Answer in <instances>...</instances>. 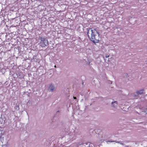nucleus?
<instances>
[{
    "mask_svg": "<svg viewBox=\"0 0 147 147\" xmlns=\"http://www.w3.org/2000/svg\"><path fill=\"white\" fill-rule=\"evenodd\" d=\"M73 98H74V99H76V97L74 96Z\"/></svg>",
    "mask_w": 147,
    "mask_h": 147,
    "instance_id": "obj_8",
    "label": "nucleus"
},
{
    "mask_svg": "<svg viewBox=\"0 0 147 147\" xmlns=\"http://www.w3.org/2000/svg\"><path fill=\"white\" fill-rule=\"evenodd\" d=\"M134 98H136V96L135 95V94H134Z\"/></svg>",
    "mask_w": 147,
    "mask_h": 147,
    "instance_id": "obj_7",
    "label": "nucleus"
},
{
    "mask_svg": "<svg viewBox=\"0 0 147 147\" xmlns=\"http://www.w3.org/2000/svg\"><path fill=\"white\" fill-rule=\"evenodd\" d=\"M1 136H0V138H1Z\"/></svg>",
    "mask_w": 147,
    "mask_h": 147,
    "instance_id": "obj_10",
    "label": "nucleus"
},
{
    "mask_svg": "<svg viewBox=\"0 0 147 147\" xmlns=\"http://www.w3.org/2000/svg\"><path fill=\"white\" fill-rule=\"evenodd\" d=\"M112 105H113V106L115 107L117 106V101H115L113 102H112Z\"/></svg>",
    "mask_w": 147,
    "mask_h": 147,
    "instance_id": "obj_5",
    "label": "nucleus"
},
{
    "mask_svg": "<svg viewBox=\"0 0 147 147\" xmlns=\"http://www.w3.org/2000/svg\"><path fill=\"white\" fill-rule=\"evenodd\" d=\"M0 140L1 141V142L3 143V142L4 141L3 137H2L1 136V138H0Z\"/></svg>",
    "mask_w": 147,
    "mask_h": 147,
    "instance_id": "obj_6",
    "label": "nucleus"
},
{
    "mask_svg": "<svg viewBox=\"0 0 147 147\" xmlns=\"http://www.w3.org/2000/svg\"><path fill=\"white\" fill-rule=\"evenodd\" d=\"M54 67H56V66L55 65L54 66Z\"/></svg>",
    "mask_w": 147,
    "mask_h": 147,
    "instance_id": "obj_9",
    "label": "nucleus"
},
{
    "mask_svg": "<svg viewBox=\"0 0 147 147\" xmlns=\"http://www.w3.org/2000/svg\"><path fill=\"white\" fill-rule=\"evenodd\" d=\"M144 91V89L141 90L136 91V93L137 94V95L138 96L139 95H140L142 94Z\"/></svg>",
    "mask_w": 147,
    "mask_h": 147,
    "instance_id": "obj_3",
    "label": "nucleus"
},
{
    "mask_svg": "<svg viewBox=\"0 0 147 147\" xmlns=\"http://www.w3.org/2000/svg\"><path fill=\"white\" fill-rule=\"evenodd\" d=\"M40 40L39 43L40 47H44L48 45L49 41L46 38L40 37Z\"/></svg>",
    "mask_w": 147,
    "mask_h": 147,
    "instance_id": "obj_2",
    "label": "nucleus"
},
{
    "mask_svg": "<svg viewBox=\"0 0 147 147\" xmlns=\"http://www.w3.org/2000/svg\"><path fill=\"white\" fill-rule=\"evenodd\" d=\"M88 37L94 43H98L99 42V34L95 29L89 28L87 32Z\"/></svg>",
    "mask_w": 147,
    "mask_h": 147,
    "instance_id": "obj_1",
    "label": "nucleus"
},
{
    "mask_svg": "<svg viewBox=\"0 0 147 147\" xmlns=\"http://www.w3.org/2000/svg\"><path fill=\"white\" fill-rule=\"evenodd\" d=\"M49 89L51 91L53 92L55 89V87L52 84H51L49 87Z\"/></svg>",
    "mask_w": 147,
    "mask_h": 147,
    "instance_id": "obj_4",
    "label": "nucleus"
}]
</instances>
